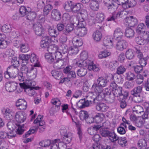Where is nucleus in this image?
<instances>
[{"instance_id":"1","label":"nucleus","mask_w":149,"mask_h":149,"mask_svg":"<svg viewBox=\"0 0 149 149\" xmlns=\"http://www.w3.org/2000/svg\"><path fill=\"white\" fill-rule=\"evenodd\" d=\"M43 119V116L42 115H39L33 122L34 123L36 124V127L31 128L23 136L24 137H27L31 134H33L38 128L39 129L40 132L44 131L45 129V127L44 126L45 122Z\"/></svg>"},{"instance_id":"2","label":"nucleus","mask_w":149,"mask_h":149,"mask_svg":"<svg viewBox=\"0 0 149 149\" xmlns=\"http://www.w3.org/2000/svg\"><path fill=\"white\" fill-rule=\"evenodd\" d=\"M19 72V70L17 67L10 66L7 68L6 71L4 72V77L7 79L15 78L17 76Z\"/></svg>"},{"instance_id":"3","label":"nucleus","mask_w":149,"mask_h":149,"mask_svg":"<svg viewBox=\"0 0 149 149\" xmlns=\"http://www.w3.org/2000/svg\"><path fill=\"white\" fill-rule=\"evenodd\" d=\"M60 133L61 136L63 143L66 145V143H68L71 142L72 138V133L68 132L67 129L65 127H63L61 129Z\"/></svg>"},{"instance_id":"4","label":"nucleus","mask_w":149,"mask_h":149,"mask_svg":"<svg viewBox=\"0 0 149 149\" xmlns=\"http://www.w3.org/2000/svg\"><path fill=\"white\" fill-rule=\"evenodd\" d=\"M112 96L117 97L118 99L121 100L126 99L128 96V93L126 91H123L122 88L119 86L116 89L112 90Z\"/></svg>"},{"instance_id":"5","label":"nucleus","mask_w":149,"mask_h":149,"mask_svg":"<svg viewBox=\"0 0 149 149\" xmlns=\"http://www.w3.org/2000/svg\"><path fill=\"white\" fill-rule=\"evenodd\" d=\"M103 88L95 83H94L92 86V88L95 93L97 96L96 99L98 100L102 101L104 98L103 93Z\"/></svg>"},{"instance_id":"6","label":"nucleus","mask_w":149,"mask_h":149,"mask_svg":"<svg viewBox=\"0 0 149 149\" xmlns=\"http://www.w3.org/2000/svg\"><path fill=\"white\" fill-rule=\"evenodd\" d=\"M50 147V149H65L66 145L63 143L60 139H57L52 140Z\"/></svg>"},{"instance_id":"7","label":"nucleus","mask_w":149,"mask_h":149,"mask_svg":"<svg viewBox=\"0 0 149 149\" xmlns=\"http://www.w3.org/2000/svg\"><path fill=\"white\" fill-rule=\"evenodd\" d=\"M24 131V127L22 125H18V128L16 130L10 131L9 132L7 133V138L8 139H12L15 137L18 134H22Z\"/></svg>"},{"instance_id":"8","label":"nucleus","mask_w":149,"mask_h":149,"mask_svg":"<svg viewBox=\"0 0 149 149\" xmlns=\"http://www.w3.org/2000/svg\"><path fill=\"white\" fill-rule=\"evenodd\" d=\"M33 29L36 35L41 36L45 31V29L39 22H37L33 24Z\"/></svg>"},{"instance_id":"9","label":"nucleus","mask_w":149,"mask_h":149,"mask_svg":"<svg viewBox=\"0 0 149 149\" xmlns=\"http://www.w3.org/2000/svg\"><path fill=\"white\" fill-rule=\"evenodd\" d=\"M113 38L111 36L105 37L103 40V45L107 48L111 49L113 47Z\"/></svg>"},{"instance_id":"10","label":"nucleus","mask_w":149,"mask_h":149,"mask_svg":"<svg viewBox=\"0 0 149 149\" xmlns=\"http://www.w3.org/2000/svg\"><path fill=\"white\" fill-rule=\"evenodd\" d=\"M118 41L116 44V49L120 51H123L126 49L128 45V43L123 39H120Z\"/></svg>"},{"instance_id":"11","label":"nucleus","mask_w":149,"mask_h":149,"mask_svg":"<svg viewBox=\"0 0 149 149\" xmlns=\"http://www.w3.org/2000/svg\"><path fill=\"white\" fill-rule=\"evenodd\" d=\"M26 117V114L24 112L19 111L16 113L15 119L18 123H21L25 120Z\"/></svg>"},{"instance_id":"12","label":"nucleus","mask_w":149,"mask_h":149,"mask_svg":"<svg viewBox=\"0 0 149 149\" xmlns=\"http://www.w3.org/2000/svg\"><path fill=\"white\" fill-rule=\"evenodd\" d=\"M118 4H120L118 3V0H115L113 2L109 4L107 6L108 11L111 14H115L119 7Z\"/></svg>"},{"instance_id":"13","label":"nucleus","mask_w":149,"mask_h":149,"mask_svg":"<svg viewBox=\"0 0 149 149\" xmlns=\"http://www.w3.org/2000/svg\"><path fill=\"white\" fill-rule=\"evenodd\" d=\"M33 79L29 78V79L26 80L25 82L19 83V85L21 87L23 88L24 89L34 87V86L36 85V83L33 81Z\"/></svg>"},{"instance_id":"14","label":"nucleus","mask_w":149,"mask_h":149,"mask_svg":"<svg viewBox=\"0 0 149 149\" xmlns=\"http://www.w3.org/2000/svg\"><path fill=\"white\" fill-rule=\"evenodd\" d=\"M113 37L116 40H119L124 38L123 31L119 28L116 29L114 31Z\"/></svg>"},{"instance_id":"15","label":"nucleus","mask_w":149,"mask_h":149,"mask_svg":"<svg viewBox=\"0 0 149 149\" xmlns=\"http://www.w3.org/2000/svg\"><path fill=\"white\" fill-rule=\"evenodd\" d=\"M88 98V100H85L82 99L80 100L77 103V105L80 108H83L89 106L91 104L93 103V100H91Z\"/></svg>"},{"instance_id":"16","label":"nucleus","mask_w":149,"mask_h":149,"mask_svg":"<svg viewBox=\"0 0 149 149\" xmlns=\"http://www.w3.org/2000/svg\"><path fill=\"white\" fill-rule=\"evenodd\" d=\"M104 117V115L102 113H97L93 117L91 118V121L89 122V124H91L95 121L96 123H99L102 121Z\"/></svg>"},{"instance_id":"17","label":"nucleus","mask_w":149,"mask_h":149,"mask_svg":"<svg viewBox=\"0 0 149 149\" xmlns=\"http://www.w3.org/2000/svg\"><path fill=\"white\" fill-rule=\"evenodd\" d=\"M17 86V84L14 82H7L5 84V89L8 92H13L16 90Z\"/></svg>"},{"instance_id":"18","label":"nucleus","mask_w":149,"mask_h":149,"mask_svg":"<svg viewBox=\"0 0 149 149\" xmlns=\"http://www.w3.org/2000/svg\"><path fill=\"white\" fill-rule=\"evenodd\" d=\"M66 63V60L65 59H58L54 62V66L57 69H61L63 68Z\"/></svg>"},{"instance_id":"19","label":"nucleus","mask_w":149,"mask_h":149,"mask_svg":"<svg viewBox=\"0 0 149 149\" xmlns=\"http://www.w3.org/2000/svg\"><path fill=\"white\" fill-rule=\"evenodd\" d=\"M96 84L103 88H104L107 85L109 80L107 78L102 77H99L97 80Z\"/></svg>"},{"instance_id":"20","label":"nucleus","mask_w":149,"mask_h":149,"mask_svg":"<svg viewBox=\"0 0 149 149\" xmlns=\"http://www.w3.org/2000/svg\"><path fill=\"white\" fill-rule=\"evenodd\" d=\"M79 117L81 120H85L87 123L89 124L88 120H91V118H89V115L88 112L85 111H81L80 112Z\"/></svg>"},{"instance_id":"21","label":"nucleus","mask_w":149,"mask_h":149,"mask_svg":"<svg viewBox=\"0 0 149 149\" xmlns=\"http://www.w3.org/2000/svg\"><path fill=\"white\" fill-rule=\"evenodd\" d=\"M87 66L90 70H93L95 72H98L100 69L99 65L95 64L93 61L88 62Z\"/></svg>"},{"instance_id":"22","label":"nucleus","mask_w":149,"mask_h":149,"mask_svg":"<svg viewBox=\"0 0 149 149\" xmlns=\"http://www.w3.org/2000/svg\"><path fill=\"white\" fill-rule=\"evenodd\" d=\"M125 20L127 23V24L130 26H134L138 23L137 20L132 16L126 17Z\"/></svg>"},{"instance_id":"23","label":"nucleus","mask_w":149,"mask_h":149,"mask_svg":"<svg viewBox=\"0 0 149 149\" xmlns=\"http://www.w3.org/2000/svg\"><path fill=\"white\" fill-rule=\"evenodd\" d=\"M51 17L54 20L58 21L61 18V14L59 10L57 9H54L52 11Z\"/></svg>"},{"instance_id":"24","label":"nucleus","mask_w":149,"mask_h":149,"mask_svg":"<svg viewBox=\"0 0 149 149\" xmlns=\"http://www.w3.org/2000/svg\"><path fill=\"white\" fill-rule=\"evenodd\" d=\"M47 29L49 35L52 37H57L58 34L56 29L53 26L48 25Z\"/></svg>"},{"instance_id":"25","label":"nucleus","mask_w":149,"mask_h":149,"mask_svg":"<svg viewBox=\"0 0 149 149\" xmlns=\"http://www.w3.org/2000/svg\"><path fill=\"white\" fill-rule=\"evenodd\" d=\"M146 72H147V71H145L143 75L139 74L136 76V78L135 81L137 84H140L143 82L144 80V77H147V74Z\"/></svg>"},{"instance_id":"26","label":"nucleus","mask_w":149,"mask_h":149,"mask_svg":"<svg viewBox=\"0 0 149 149\" xmlns=\"http://www.w3.org/2000/svg\"><path fill=\"white\" fill-rule=\"evenodd\" d=\"M97 110L102 112H105L107 111L109 107L106 104L103 103L97 104L96 106Z\"/></svg>"},{"instance_id":"27","label":"nucleus","mask_w":149,"mask_h":149,"mask_svg":"<svg viewBox=\"0 0 149 149\" xmlns=\"http://www.w3.org/2000/svg\"><path fill=\"white\" fill-rule=\"evenodd\" d=\"M19 57L22 60V65H26L28 63L30 55L27 54H21L19 55Z\"/></svg>"},{"instance_id":"28","label":"nucleus","mask_w":149,"mask_h":149,"mask_svg":"<svg viewBox=\"0 0 149 149\" xmlns=\"http://www.w3.org/2000/svg\"><path fill=\"white\" fill-rule=\"evenodd\" d=\"M4 117L8 120L12 119L13 116L12 114V110L8 108L4 109L3 110Z\"/></svg>"},{"instance_id":"29","label":"nucleus","mask_w":149,"mask_h":149,"mask_svg":"<svg viewBox=\"0 0 149 149\" xmlns=\"http://www.w3.org/2000/svg\"><path fill=\"white\" fill-rule=\"evenodd\" d=\"M37 75V70L34 68H31L29 70V72L27 75L29 78L34 79L36 77Z\"/></svg>"},{"instance_id":"30","label":"nucleus","mask_w":149,"mask_h":149,"mask_svg":"<svg viewBox=\"0 0 149 149\" xmlns=\"http://www.w3.org/2000/svg\"><path fill=\"white\" fill-rule=\"evenodd\" d=\"M52 77L56 79L59 80L63 77V74L61 72L53 70L51 72Z\"/></svg>"},{"instance_id":"31","label":"nucleus","mask_w":149,"mask_h":149,"mask_svg":"<svg viewBox=\"0 0 149 149\" xmlns=\"http://www.w3.org/2000/svg\"><path fill=\"white\" fill-rule=\"evenodd\" d=\"M142 89V87L141 86H138L135 87L131 91V93L132 95L134 96H136L140 95Z\"/></svg>"},{"instance_id":"32","label":"nucleus","mask_w":149,"mask_h":149,"mask_svg":"<svg viewBox=\"0 0 149 149\" xmlns=\"http://www.w3.org/2000/svg\"><path fill=\"white\" fill-rule=\"evenodd\" d=\"M93 38L94 40L96 42H99L100 41L102 37V35L100 31H96L93 32Z\"/></svg>"},{"instance_id":"33","label":"nucleus","mask_w":149,"mask_h":149,"mask_svg":"<svg viewBox=\"0 0 149 149\" xmlns=\"http://www.w3.org/2000/svg\"><path fill=\"white\" fill-rule=\"evenodd\" d=\"M72 42L74 46L78 47L81 46L83 44L81 40L76 37L73 38Z\"/></svg>"},{"instance_id":"34","label":"nucleus","mask_w":149,"mask_h":149,"mask_svg":"<svg viewBox=\"0 0 149 149\" xmlns=\"http://www.w3.org/2000/svg\"><path fill=\"white\" fill-rule=\"evenodd\" d=\"M134 31L133 29L131 28H128L125 30V35L127 38H132L134 37Z\"/></svg>"},{"instance_id":"35","label":"nucleus","mask_w":149,"mask_h":149,"mask_svg":"<svg viewBox=\"0 0 149 149\" xmlns=\"http://www.w3.org/2000/svg\"><path fill=\"white\" fill-rule=\"evenodd\" d=\"M30 58L31 62L34 64V65L35 66L39 67V63L38 59L34 54H31L30 56Z\"/></svg>"},{"instance_id":"36","label":"nucleus","mask_w":149,"mask_h":149,"mask_svg":"<svg viewBox=\"0 0 149 149\" xmlns=\"http://www.w3.org/2000/svg\"><path fill=\"white\" fill-rule=\"evenodd\" d=\"M83 6V5L81 3H78L74 4L73 2L72 11L74 13H76L80 10Z\"/></svg>"},{"instance_id":"37","label":"nucleus","mask_w":149,"mask_h":149,"mask_svg":"<svg viewBox=\"0 0 149 149\" xmlns=\"http://www.w3.org/2000/svg\"><path fill=\"white\" fill-rule=\"evenodd\" d=\"M136 63V62L134 61H132L130 62V63L129 65L130 66L133 67L134 70L136 73H140L142 70L143 66L141 65H136L135 66H133V64Z\"/></svg>"},{"instance_id":"38","label":"nucleus","mask_w":149,"mask_h":149,"mask_svg":"<svg viewBox=\"0 0 149 149\" xmlns=\"http://www.w3.org/2000/svg\"><path fill=\"white\" fill-rule=\"evenodd\" d=\"M31 10V9L30 8L26 7L24 6H21L19 9V12L23 16L26 15L27 13L30 12Z\"/></svg>"},{"instance_id":"39","label":"nucleus","mask_w":149,"mask_h":149,"mask_svg":"<svg viewBox=\"0 0 149 149\" xmlns=\"http://www.w3.org/2000/svg\"><path fill=\"white\" fill-rule=\"evenodd\" d=\"M37 14L35 12L31 11L29 12L26 16V18L28 20L30 21H33L36 18Z\"/></svg>"},{"instance_id":"40","label":"nucleus","mask_w":149,"mask_h":149,"mask_svg":"<svg viewBox=\"0 0 149 149\" xmlns=\"http://www.w3.org/2000/svg\"><path fill=\"white\" fill-rule=\"evenodd\" d=\"M147 142L144 139H141L137 143V146L140 149H145L147 146Z\"/></svg>"},{"instance_id":"41","label":"nucleus","mask_w":149,"mask_h":149,"mask_svg":"<svg viewBox=\"0 0 149 149\" xmlns=\"http://www.w3.org/2000/svg\"><path fill=\"white\" fill-rule=\"evenodd\" d=\"M108 137L112 142H116L118 138L117 135L115 133L114 130H111L110 131Z\"/></svg>"},{"instance_id":"42","label":"nucleus","mask_w":149,"mask_h":149,"mask_svg":"<svg viewBox=\"0 0 149 149\" xmlns=\"http://www.w3.org/2000/svg\"><path fill=\"white\" fill-rule=\"evenodd\" d=\"M45 56L46 61L49 63L54 62L55 60L54 56L51 53H45Z\"/></svg>"},{"instance_id":"43","label":"nucleus","mask_w":149,"mask_h":149,"mask_svg":"<svg viewBox=\"0 0 149 149\" xmlns=\"http://www.w3.org/2000/svg\"><path fill=\"white\" fill-rule=\"evenodd\" d=\"M117 140L119 144L123 147H125L127 145V141L126 137H120Z\"/></svg>"},{"instance_id":"44","label":"nucleus","mask_w":149,"mask_h":149,"mask_svg":"<svg viewBox=\"0 0 149 149\" xmlns=\"http://www.w3.org/2000/svg\"><path fill=\"white\" fill-rule=\"evenodd\" d=\"M126 128V125L125 124V123H121L119 127L117 128V132L120 134H123L125 133V129Z\"/></svg>"},{"instance_id":"45","label":"nucleus","mask_w":149,"mask_h":149,"mask_svg":"<svg viewBox=\"0 0 149 149\" xmlns=\"http://www.w3.org/2000/svg\"><path fill=\"white\" fill-rule=\"evenodd\" d=\"M132 110L134 113L136 114H141L144 112L143 107L140 105H136L133 107Z\"/></svg>"},{"instance_id":"46","label":"nucleus","mask_w":149,"mask_h":149,"mask_svg":"<svg viewBox=\"0 0 149 149\" xmlns=\"http://www.w3.org/2000/svg\"><path fill=\"white\" fill-rule=\"evenodd\" d=\"M79 21V17L75 16H72L70 17V24L75 26H77Z\"/></svg>"},{"instance_id":"47","label":"nucleus","mask_w":149,"mask_h":149,"mask_svg":"<svg viewBox=\"0 0 149 149\" xmlns=\"http://www.w3.org/2000/svg\"><path fill=\"white\" fill-rule=\"evenodd\" d=\"M135 52L134 50L132 49H128L126 52L125 56L128 59H131L134 58Z\"/></svg>"},{"instance_id":"48","label":"nucleus","mask_w":149,"mask_h":149,"mask_svg":"<svg viewBox=\"0 0 149 149\" xmlns=\"http://www.w3.org/2000/svg\"><path fill=\"white\" fill-rule=\"evenodd\" d=\"M103 93L104 95V98L107 96H109V98L112 100H114V97L112 96V91L108 88H105L103 89Z\"/></svg>"},{"instance_id":"49","label":"nucleus","mask_w":149,"mask_h":149,"mask_svg":"<svg viewBox=\"0 0 149 149\" xmlns=\"http://www.w3.org/2000/svg\"><path fill=\"white\" fill-rule=\"evenodd\" d=\"M97 96L94 94V93L93 92H89L88 94V95L87 96V99L88 100L89 98L91 100H93V103H98V102L97 101H100L97 99Z\"/></svg>"},{"instance_id":"50","label":"nucleus","mask_w":149,"mask_h":149,"mask_svg":"<svg viewBox=\"0 0 149 149\" xmlns=\"http://www.w3.org/2000/svg\"><path fill=\"white\" fill-rule=\"evenodd\" d=\"M52 143V141L48 139H45L41 141L39 143V145L42 147L46 148L50 146Z\"/></svg>"},{"instance_id":"51","label":"nucleus","mask_w":149,"mask_h":149,"mask_svg":"<svg viewBox=\"0 0 149 149\" xmlns=\"http://www.w3.org/2000/svg\"><path fill=\"white\" fill-rule=\"evenodd\" d=\"M1 31L4 33H9L12 31V28L10 24H6L2 26Z\"/></svg>"},{"instance_id":"52","label":"nucleus","mask_w":149,"mask_h":149,"mask_svg":"<svg viewBox=\"0 0 149 149\" xmlns=\"http://www.w3.org/2000/svg\"><path fill=\"white\" fill-rule=\"evenodd\" d=\"M77 31H78L77 35L80 37L84 36L87 33V30L86 27L78 28Z\"/></svg>"},{"instance_id":"53","label":"nucleus","mask_w":149,"mask_h":149,"mask_svg":"<svg viewBox=\"0 0 149 149\" xmlns=\"http://www.w3.org/2000/svg\"><path fill=\"white\" fill-rule=\"evenodd\" d=\"M110 55L109 52L107 50H104L100 51L99 53L98 56L100 59L105 58L108 56Z\"/></svg>"},{"instance_id":"54","label":"nucleus","mask_w":149,"mask_h":149,"mask_svg":"<svg viewBox=\"0 0 149 149\" xmlns=\"http://www.w3.org/2000/svg\"><path fill=\"white\" fill-rule=\"evenodd\" d=\"M58 49L57 46L55 45H50L49 46L47 49V50L49 52V53H51L52 54V53L54 54L58 50Z\"/></svg>"},{"instance_id":"55","label":"nucleus","mask_w":149,"mask_h":149,"mask_svg":"<svg viewBox=\"0 0 149 149\" xmlns=\"http://www.w3.org/2000/svg\"><path fill=\"white\" fill-rule=\"evenodd\" d=\"M87 70L84 68H81L78 70L77 71V74L78 76L80 77L84 76L87 73Z\"/></svg>"},{"instance_id":"56","label":"nucleus","mask_w":149,"mask_h":149,"mask_svg":"<svg viewBox=\"0 0 149 149\" xmlns=\"http://www.w3.org/2000/svg\"><path fill=\"white\" fill-rule=\"evenodd\" d=\"M125 77L127 80L131 81L136 78V76L134 73L131 72H128L125 74Z\"/></svg>"},{"instance_id":"57","label":"nucleus","mask_w":149,"mask_h":149,"mask_svg":"<svg viewBox=\"0 0 149 149\" xmlns=\"http://www.w3.org/2000/svg\"><path fill=\"white\" fill-rule=\"evenodd\" d=\"M90 7L92 10L94 11H97L99 9V6L97 2L91 1L90 3Z\"/></svg>"},{"instance_id":"58","label":"nucleus","mask_w":149,"mask_h":149,"mask_svg":"<svg viewBox=\"0 0 149 149\" xmlns=\"http://www.w3.org/2000/svg\"><path fill=\"white\" fill-rule=\"evenodd\" d=\"M104 15L103 13L99 12L97 14L95 19L97 22H102L104 20Z\"/></svg>"},{"instance_id":"59","label":"nucleus","mask_w":149,"mask_h":149,"mask_svg":"<svg viewBox=\"0 0 149 149\" xmlns=\"http://www.w3.org/2000/svg\"><path fill=\"white\" fill-rule=\"evenodd\" d=\"M74 26L73 25L71 24H67L64 31V34L68 35L70 32L73 30Z\"/></svg>"},{"instance_id":"60","label":"nucleus","mask_w":149,"mask_h":149,"mask_svg":"<svg viewBox=\"0 0 149 149\" xmlns=\"http://www.w3.org/2000/svg\"><path fill=\"white\" fill-rule=\"evenodd\" d=\"M79 51L78 47L74 46L70 47L68 50V53L70 54L73 55L77 54Z\"/></svg>"},{"instance_id":"61","label":"nucleus","mask_w":149,"mask_h":149,"mask_svg":"<svg viewBox=\"0 0 149 149\" xmlns=\"http://www.w3.org/2000/svg\"><path fill=\"white\" fill-rule=\"evenodd\" d=\"M123 0H120V1H118V3L120 4H118V6L120 7H122L124 9H126L128 8H130L128 1V0H124V2H123Z\"/></svg>"},{"instance_id":"62","label":"nucleus","mask_w":149,"mask_h":149,"mask_svg":"<svg viewBox=\"0 0 149 149\" xmlns=\"http://www.w3.org/2000/svg\"><path fill=\"white\" fill-rule=\"evenodd\" d=\"M119 63L116 61H112L110 62L109 65V68L111 70H113L118 66Z\"/></svg>"},{"instance_id":"63","label":"nucleus","mask_w":149,"mask_h":149,"mask_svg":"<svg viewBox=\"0 0 149 149\" xmlns=\"http://www.w3.org/2000/svg\"><path fill=\"white\" fill-rule=\"evenodd\" d=\"M135 41L138 44L140 45H143L146 42V40L141 37H137L135 39Z\"/></svg>"},{"instance_id":"64","label":"nucleus","mask_w":149,"mask_h":149,"mask_svg":"<svg viewBox=\"0 0 149 149\" xmlns=\"http://www.w3.org/2000/svg\"><path fill=\"white\" fill-rule=\"evenodd\" d=\"M52 8V6L50 4H48L45 6L43 10L44 14L45 15H47Z\"/></svg>"}]
</instances>
